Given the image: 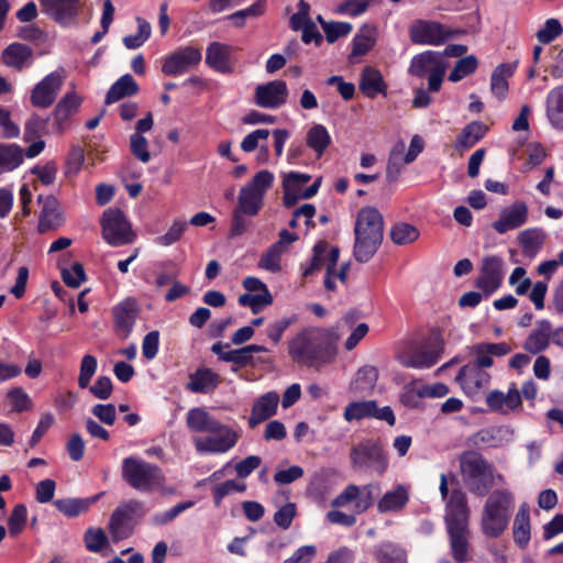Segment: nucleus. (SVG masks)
I'll return each mask as SVG.
<instances>
[{
    "mask_svg": "<svg viewBox=\"0 0 563 563\" xmlns=\"http://www.w3.org/2000/svg\"><path fill=\"white\" fill-rule=\"evenodd\" d=\"M352 467L360 473L383 475L389 466V457L378 439H364L350 452Z\"/></svg>",
    "mask_w": 563,
    "mask_h": 563,
    "instance_id": "obj_5",
    "label": "nucleus"
},
{
    "mask_svg": "<svg viewBox=\"0 0 563 563\" xmlns=\"http://www.w3.org/2000/svg\"><path fill=\"white\" fill-rule=\"evenodd\" d=\"M519 62L515 60L508 64L498 65L490 78V90L499 99H504L508 91L507 79L514 75L518 67Z\"/></svg>",
    "mask_w": 563,
    "mask_h": 563,
    "instance_id": "obj_39",
    "label": "nucleus"
},
{
    "mask_svg": "<svg viewBox=\"0 0 563 563\" xmlns=\"http://www.w3.org/2000/svg\"><path fill=\"white\" fill-rule=\"evenodd\" d=\"M288 88L283 80H273L258 85L255 88L254 100L257 106L265 109H277L286 103Z\"/></svg>",
    "mask_w": 563,
    "mask_h": 563,
    "instance_id": "obj_14",
    "label": "nucleus"
},
{
    "mask_svg": "<svg viewBox=\"0 0 563 563\" xmlns=\"http://www.w3.org/2000/svg\"><path fill=\"white\" fill-rule=\"evenodd\" d=\"M62 278L67 286L78 288L86 279L84 266L80 263H75L69 268H64Z\"/></svg>",
    "mask_w": 563,
    "mask_h": 563,
    "instance_id": "obj_63",
    "label": "nucleus"
},
{
    "mask_svg": "<svg viewBox=\"0 0 563 563\" xmlns=\"http://www.w3.org/2000/svg\"><path fill=\"white\" fill-rule=\"evenodd\" d=\"M45 14L58 24L68 26L75 22L81 7L80 0H38Z\"/></svg>",
    "mask_w": 563,
    "mask_h": 563,
    "instance_id": "obj_13",
    "label": "nucleus"
},
{
    "mask_svg": "<svg viewBox=\"0 0 563 563\" xmlns=\"http://www.w3.org/2000/svg\"><path fill=\"white\" fill-rule=\"evenodd\" d=\"M374 486L368 484L362 488L351 484L331 503L332 507H344L354 501V509L361 514L367 510L374 501Z\"/></svg>",
    "mask_w": 563,
    "mask_h": 563,
    "instance_id": "obj_12",
    "label": "nucleus"
},
{
    "mask_svg": "<svg viewBox=\"0 0 563 563\" xmlns=\"http://www.w3.org/2000/svg\"><path fill=\"white\" fill-rule=\"evenodd\" d=\"M121 476L130 487L143 494L163 490L166 483V476L157 464L133 455L122 460Z\"/></svg>",
    "mask_w": 563,
    "mask_h": 563,
    "instance_id": "obj_3",
    "label": "nucleus"
},
{
    "mask_svg": "<svg viewBox=\"0 0 563 563\" xmlns=\"http://www.w3.org/2000/svg\"><path fill=\"white\" fill-rule=\"evenodd\" d=\"M399 363L410 368H429L440 358V349L423 344L417 349L405 351L398 355Z\"/></svg>",
    "mask_w": 563,
    "mask_h": 563,
    "instance_id": "obj_17",
    "label": "nucleus"
},
{
    "mask_svg": "<svg viewBox=\"0 0 563 563\" xmlns=\"http://www.w3.org/2000/svg\"><path fill=\"white\" fill-rule=\"evenodd\" d=\"M98 367L97 358L93 355L87 354L81 358L78 386L80 388H87L90 385V380L96 374Z\"/></svg>",
    "mask_w": 563,
    "mask_h": 563,
    "instance_id": "obj_60",
    "label": "nucleus"
},
{
    "mask_svg": "<svg viewBox=\"0 0 563 563\" xmlns=\"http://www.w3.org/2000/svg\"><path fill=\"white\" fill-rule=\"evenodd\" d=\"M377 563H409L407 550L398 543L384 541L374 547Z\"/></svg>",
    "mask_w": 563,
    "mask_h": 563,
    "instance_id": "obj_37",
    "label": "nucleus"
},
{
    "mask_svg": "<svg viewBox=\"0 0 563 563\" xmlns=\"http://www.w3.org/2000/svg\"><path fill=\"white\" fill-rule=\"evenodd\" d=\"M377 378V368L371 365H365L357 371L354 380L350 385V389L357 394L372 390L376 384Z\"/></svg>",
    "mask_w": 563,
    "mask_h": 563,
    "instance_id": "obj_49",
    "label": "nucleus"
},
{
    "mask_svg": "<svg viewBox=\"0 0 563 563\" xmlns=\"http://www.w3.org/2000/svg\"><path fill=\"white\" fill-rule=\"evenodd\" d=\"M377 29L363 26L353 38L351 57L365 55L376 43Z\"/></svg>",
    "mask_w": 563,
    "mask_h": 563,
    "instance_id": "obj_47",
    "label": "nucleus"
},
{
    "mask_svg": "<svg viewBox=\"0 0 563 563\" xmlns=\"http://www.w3.org/2000/svg\"><path fill=\"white\" fill-rule=\"evenodd\" d=\"M274 175L267 169L254 175L252 180L241 188L235 209L249 217L256 216L264 203L265 192L273 186Z\"/></svg>",
    "mask_w": 563,
    "mask_h": 563,
    "instance_id": "obj_6",
    "label": "nucleus"
},
{
    "mask_svg": "<svg viewBox=\"0 0 563 563\" xmlns=\"http://www.w3.org/2000/svg\"><path fill=\"white\" fill-rule=\"evenodd\" d=\"M334 344L335 336L330 330L309 328L291 339L288 352L298 364L319 368L333 361L336 353Z\"/></svg>",
    "mask_w": 563,
    "mask_h": 563,
    "instance_id": "obj_1",
    "label": "nucleus"
},
{
    "mask_svg": "<svg viewBox=\"0 0 563 563\" xmlns=\"http://www.w3.org/2000/svg\"><path fill=\"white\" fill-rule=\"evenodd\" d=\"M385 88L380 73L373 67H365L361 75V91L368 98H375L385 92Z\"/></svg>",
    "mask_w": 563,
    "mask_h": 563,
    "instance_id": "obj_45",
    "label": "nucleus"
},
{
    "mask_svg": "<svg viewBox=\"0 0 563 563\" xmlns=\"http://www.w3.org/2000/svg\"><path fill=\"white\" fill-rule=\"evenodd\" d=\"M512 537L521 549L526 548L531 539L530 509L527 504H521L515 515Z\"/></svg>",
    "mask_w": 563,
    "mask_h": 563,
    "instance_id": "obj_31",
    "label": "nucleus"
},
{
    "mask_svg": "<svg viewBox=\"0 0 563 563\" xmlns=\"http://www.w3.org/2000/svg\"><path fill=\"white\" fill-rule=\"evenodd\" d=\"M134 529L132 522L121 510H114L109 521V530L114 540H122L130 537Z\"/></svg>",
    "mask_w": 563,
    "mask_h": 563,
    "instance_id": "obj_51",
    "label": "nucleus"
},
{
    "mask_svg": "<svg viewBox=\"0 0 563 563\" xmlns=\"http://www.w3.org/2000/svg\"><path fill=\"white\" fill-rule=\"evenodd\" d=\"M487 130V125L479 121H473L468 123L457 135L454 144L455 150L462 152L473 147L486 135Z\"/></svg>",
    "mask_w": 563,
    "mask_h": 563,
    "instance_id": "obj_40",
    "label": "nucleus"
},
{
    "mask_svg": "<svg viewBox=\"0 0 563 563\" xmlns=\"http://www.w3.org/2000/svg\"><path fill=\"white\" fill-rule=\"evenodd\" d=\"M545 114L555 130L563 131V84L549 91L545 100Z\"/></svg>",
    "mask_w": 563,
    "mask_h": 563,
    "instance_id": "obj_32",
    "label": "nucleus"
},
{
    "mask_svg": "<svg viewBox=\"0 0 563 563\" xmlns=\"http://www.w3.org/2000/svg\"><path fill=\"white\" fill-rule=\"evenodd\" d=\"M102 235L112 246H121L132 242L133 232L124 213L119 209H108L102 216Z\"/></svg>",
    "mask_w": 563,
    "mask_h": 563,
    "instance_id": "obj_7",
    "label": "nucleus"
},
{
    "mask_svg": "<svg viewBox=\"0 0 563 563\" xmlns=\"http://www.w3.org/2000/svg\"><path fill=\"white\" fill-rule=\"evenodd\" d=\"M510 352L511 346L506 342L478 343L470 349L471 355L474 356V362L471 364L485 369L494 365V357H501Z\"/></svg>",
    "mask_w": 563,
    "mask_h": 563,
    "instance_id": "obj_20",
    "label": "nucleus"
},
{
    "mask_svg": "<svg viewBox=\"0 0 563 563\" xmlns=\"http://www.w3.org/2000/svg\"><path fill=\"white\" fill-rule=\"evenodd\" d=\"M187 428L196 433H209L210 431H227L223 423L213 418L205 408L196 407L186 415Z\"/></svg>",
    "mask_w": 563,
    "mask_h": 563,
    "instance_id": "obj_24",
    "label": "nucleus"
},
{
    "mask_svg": "<svg viewBox=\"0 0 563 563\" xmlns=\"http://www.w3.org/2000/svg\"><path fill=\"white\" fill-rule=\"evenodd\" d=\"M97 499L98 496L91 498H62L56 499L54 506L66 517L74 518L86 512Z\"/></svg>",
    "mask_w": 563,
    "mask_h": 563,
    "instance_id": "obj_44",
    "label": "nucleus"
},
{
    "mask_svg": "<svg viewBox=\"0 0 563 563\" xmlns=\"http://www.w3.org/2000/svg\"><path fill=\"white\" fill-rule=\"evenodd\" d=\"M503 278L504 261L497 255H490L483 258L475 286L488 297L500 287Z\"/></svg>",
    "mask_w": 563,
    "mask_h": 563,
    "instance_id": "obj_11",
    "label": "nucleus"
},
{
    "mask_svg": "<svg viewBox=\"0 0 563 563\" xmlns=\"http://www.w3.org/2000/svg\"><path fill=\"white\" fill-rule=\"evenodd\" d=\"M486 405L492 411L507 415L521 407L520 391L515 384L505 394L500 390H492L486 396Z\"/></svg>",
    "mask_w": 563,
    "mask_h": 563,
    "instance_id": "obj_21",
    "label": "nucleus"
},
{
    "mask_svg": "<svg viewBox=\"0 0 563 563\" xmlns=\"http://www.w3.org/2000/svg\"><path fill=\"white\" fill-rule=\"evenodd\" d=\"M37 201L43 205L38 220V231L44 233L59 227L63 219L59 212L57 199L54 196L43 197L40 195L37 197Z\"/></svg>",
    "mask_w": 563,
    "mask_h": 563,
    "instance_id": "obj_29",
    "label": "nucleus"
},
{
    "mask_svg": "<svg viewBox=\"0 0 563 563\" xmlns=\"http://www.w3.org/2000/svg\"><path fill=\"white\" fill-rule=\"evenodd\" d=\"M136 316L137 306L133 299H126L113 308L114 324L123 338H128L131 334Z\"/></svg>",
    "mask_w": 563,
    "mask_h": 563,
    "instance_id": "obj_27",
    "label": "nucleus"
},
{
    "mask_svg": "<svg viewBox=\"0 0 563 563\" xmlns=\"http://www.w3.org/2000/svg\"><path fill=\"white\" fill-rule=\"evenodd\" d=\"M545 239L547 234L541 228H530L520 232L518 242L521 246L522 255L533 260L542 249Z\"/></svg>",
    "mask_w": 563,
    "mask_h": 563,
    "instance_id": "obj_35",
    "label": "nucleus"
},
{
    "mask_svg": "<svg viewBox=\"0 0 563 563\" xmlns=\"http://www.w3.org/2000/svg\"><path fill=\"white\" fill-rule=\"evenodd\" d=\"M307 145L320 157L331 143V136L322 124L312 125L307 133Z\"/></svg>",
    "mask_w": 563,
    "mask_h": 563,
    "instance_id": "obj_50",
    "label": "nucleus"
},
{
    "mask_svg": "<svg viewBox=\"0 0 563 563\" xmlns=\"http://www.w3.org/2000/svg\"><path fill=\"white\" fill-rule=\"evenodd\" d=\"M563 27L559 20L548 19L544 26L537 32V38L542 44H548L561 35Z\"/></svg>",
    "mask_w": 563,
    "mask_h": 563,
    "instance_id": "obj_64",
    "label": "nucleus"
},
{
    "mask_svg": "<svg viewBox=\"0 0 563 563\" xmlns=\"http://www.w3.org/2000/svg\"><path fill=\"white\" fill-rule=\"evenodd\" d=\"M139 92V85L130 74L120 77L108 90L106 103L110 104L122 98L134 96Z\"/></svg>",
    "mask_w": 563,
    "mask_h": 563,
    "instance_id": "obj_43",
    "label": "nucleus"
},
{
    "mask_svg": "<svg viewBox=\"0 0 563 563\" xmlns=\"http://www.w3.org/2000/svg\"><path fill=\"white\" fill-rule=\"evenodd\" d=\"M419 236V231L411 224L397 223L390 230L391 241L397 245H404L415 242Z\"/></svg>",
    "mask_w": 563,
    "mask_h": 563,
    "instance_id": "obj_55",
    "label": "nucleus"
},
{
    "mask_svg": "<svg viewBox=\"0 0 563 563\" xmlns=\"http://www.w3.org/2000/svg\"><path fill=\"white\" fill-rule=\"evenodd\" d=\"M32 48L25 44L12 43L2 53L3 63L11 68L21 70L32 64Z\"/></svg>",
    "mask_w": 563,
    "mask_h": 563,
    "instance_id": "obj_36",
    "label": "nucleus"
},
{
    "mask_svg": "<svg viewBox=\"0 0 563 563\" xmlns=\"http://www.w3.org/2000/svg\"><path fill=\"white\" fill-rule=\"evenodd\" d=\"M238 301L242 307H250L253 313H258L273 302V296L268 289H264V292L243 294Z\"/></svg>",
    "mask_w": 563,
    "mask_h": 563,
    "instance_id": "obj_52",
    "label": "nucleus"
},
{
    "mask_svg": "<svg viewBox=\"0 0 563 563\" xmlns=\"http://www.w3.org/2000/svg\"><path fill=\"white\" fill-rule=\"evenodd\" d=\"M233 46L221 43L212 42L206 49V64L216 71L228 74L232 71L231 54Z\"/></svg>",
    "mask_w": 563,
    "mask_h": 563,
    "instance_id": "obj_25",
    "label": "nucleus"
},
{
    "mask_svg": "<svg viewBox=\"0 0 563 563\" xmlns=\"http://www.w3.org/2000/svg\"><path fill=\"white\" fill-rule=\"evenodd\" d=\"M279 395L276 391H268L260 396L253 404L249 424L251 428L258 426L277 412Z\"/></svg>",
    "mask_w": 563,
    "mask_h": 563,
    "instance_id": "obj_23",
    "label": "nucleus"
},
{
    "mask_svg": "<svg viewBox=\"0 0 563 563\" xmlns=\"http://www.w3.org/2000/svg\"><path fill=\"white\" fill-rule=\"evenodd\" d=\"M456 379L464 393L474 397L488 386L490 375L485 369L468 363L460 369Z\"/></svg>",
    "mask_w": 563,
    "mask_h": 563,
    "instance_id": "obj_18",
    "label": "nucleus"
},
{
    "mask_svg": "<svg viewBox=\"0 0 563 563\" xmlns=\"http://www.w3.org/2000/svg\"><path fill=\"white\" fill-rule=\"evenodd\" d=\"M408 499L407 488L404 485H398L384 494L377 504V509L382 514L398 511L406 506Z\"/></svg>",
    "mask_w": 563,
    "mask_h": 563,
    "instance_id": "obj_42",
    "label": "nucleus"
},
{
    "mask_svg": "<svg viewBox=\"0 0 563 563\" xmlns=\"http://www.w3.org/2000/svg\"><path fill=\"white\" fill-rule=\"evenodd\" d=\"M408 31L410 41L419 45L439 46L452 36V32L445 25L432 20H415Z\"/></svg>",
    "mask_w": 563,
    "mask_h": 563,
    "instance_id": "obj_8",
    "label": "nucleus"
},
{
    "mask_svg": "<svg viewBox=\"0 0 563 563\" xmlns=\"http://www.w3.org/2000/svg\"><path fill=\"white\" fill-rule=\"evenodd\" d=\"M444 520L446 529L468 527L467 499L461 489H454L449 497Z\"/></svg>",
    "mask_w": 563,
    "mask_h": 563,
    "instance_id": "obj_15",
    "label": "nucleus"
},
{
    "mask_svg": "<svg viewBox=\"0 0 563 563\" xmlns=\"http://www.w3.org/2000/svg\"><path fill=\"white\" fill-rule=\"evenodd\" d=\"M321 185V178H318L312 185L306 188L302 192L294 191L292 189L284 190V205L288 208L295 206L299 199H310L317 195Z\"/></svg>",
    "mask_w": 563,
    "mask_h": 563,
    "instance_id": "obj_61",
    "label": "nucleus"
},
{
    "mask_svg": "<svg viewBox=\"0 0 563 563\" xmlns=\"http://www.w3.org/2000/svg\"><path fill=\"white\" fill-rule=\"evenodd\" d=\"M221 382L219 374L211 368L201 367L189 374L186 389L191 393L208 394L213 391Z\"/></svg>",
    "mask_w": 563,
    "mask_h": 563,
    "instance_id": "obj_28",
    "label": "nucleus"
},
{
    "mask_svg": "<svg viewBox=\"0 0 563 563\" xmlns=\"http://www.w3.org/2000/svg\"><path fill=\"white\" fill-rule=\"evenodd\" d=\"M62 76L56 71L45 76L32 90V104L38 108H47L52 106L62 87Z\"/></svg>",
    "mask_w": 563,
    "mask_h": 563,
    "instance_id": "obj_16",
    "label": "nucleus"
},
{
    "mask_svg": "<svg viewBox=\"0 0 563 563\" xmlns=\"http://www.w3.org/2000/svg\"><path fill=\"white\" fill-rule=\"evenodd\" d=\"M186 228L187 223L185 221L176 220L166 233L156 238L155 242L163 246H169L180 240Z\"/></svg>",
    "mask_w": 563,
    "mask_h": 563,
    "instance_id": "obj_62",
    "label": "nucleus"
},
{
    "mask_svg": "<svg viewBox=\"0 0 563 563\" xmlns=\"http://www.w3.org/2000/svg\"><path fill=\"white\" fill-rule=\"evenodd\" d=\"M450 542V550L453 559L457 563H465L470 560V531L468 527L465 528H451L446 529Z\"/></svg>",
    "mask_w": 563,
    "mask_h": 563,
    "instance_id": "obj_33",
    "label": "nucleus"
},
{
    "mask_svg": "<svg viewBox=\"0 0 563 563\" xmlns=\"http://www.w3.org/2000/svg\"><path fill=\"white\" fill-rule=\"evenodd\" d=\"M227 431H210L206 437L194 438L196 451L200 454H222L233 449L240 434L228 424H223Z\"/></svg>",
    "mask_w": 563,
    "mask_h": 563,
    "instance_id": "obj_9",
    "label": "nucleus"
},
{
    "mask_svg": "<svg viewBox=\"0 0 563 563\" xmlns=\"http://www.w3.org/2000/svg\"><path fill=\"white\" fill-rule=\"evenodd\" d=\"M477 66L478 60L474 55L462 57L456 62L453 70L450 73L449 80L452 82H457L475 73Z\"/></svg>",
    "mask_w": 563,
    "mask_h": 563,
    "instance_id": "obj_54",
    "label": "nucleus"
},
{
    "mask_svg": "<svg viewBox=\"0 0 563 563\" xmlns=\"http://www.w3.org/2000/svg\"><path fill=\"white\" fill-rule=\"evenodd\" d=\"M262 352H268V349L258 344H250L241 349L229 350L224 357V362H230L244 367L254 363L253 353Z\"/></svg>",
    "mask_w": 563,
    "mask_h": 563,
    "instance_id": "obj_48",
    "label": "nucleus"
},
{
    "mask_svg": "<svg viewBox=\"0 0 563 563\" xmlns=\"http://www.w3.org/2000/svg\"><path fill=\"white\" fill-rule=\"evenodd\" d=\"M48 118L33 114L24 125V141L32 142L47 133Z\"/></svg>",
    "mask_w": 563,
    "mask_h": 563,
    "instance_id": "obj_57",
    "label": "nucleus"
},
{
    "mask_svg": "<svg viewBox=\"0 0 563 563\" xmlns=\"http://www.w3.org/2000/svg\"><path fill=\"white\" fill-rule=\"evenodd\" d=\"M461 473L468 490L485 496L496 484H504L505 477L493 464L476 452L465 454L461 460Z\"/></svg>",
    "mask_w": 563,
    "mask_h": 563,
    "instance_id": "obj_4",
    "label": "nucleus"
},
{
    "mask_svg": "<svg viewBox=\"0 0 563 563\" xmlns=\"http://www.w3.org/2000/svg\"><path fill=\"white\" fill-rule=\"evenodd\" d=\"M354 234L384 236V221L374 207L362 208L356 216Z\"/></svg>",
    "mask_w": 563,
    "mask_h": 563,
    "instance_id": "obj_22",
    "label": "nucleus"
},
{
    "mask_svg": "<svg viewBox=\"0 0 563 563\" xmlns=\"http://www.w3.org/2000/svg\"><path fill=\"white\" fill-rule=\"evenodd\" d=\"M516 508V495L508 487L496 488L487 494L484 501L479 527L489 539L503 536L509 528Z\"/></svg>",
    "mask_w": 563,
    "mask_h": 563,
    "instance_id": "obj_2",
    "label": "nucleus"
},
{
    "mask_svg": "<svg viewBox=\"0 0 563 563\" xmlns=\"http://www.w3.org/2000/svg\"><path fill=\"white\" fill-rule=\"evenodd\" d=\"M528 221V206L523 201H516L500 211L499 218L493 222V228L499 234L515 230Z\"/></svg>",
    "mask_w": 563,
    "mask_h": 563,
    "instance_id": "obj_19",
    "label": "nucleus"
},
{
    "mask_svg": "<svg viewBox=\"0 0 563 563\" xmlns=\"http://www.w3.org/2000/svg\"><path fill=\"white\" fill-rule=\"evenodd\" d=\"M285 253L275 245H271L262 255L257 266L261 269L276 274L282 271V256Z\"/></svg>",
    "mask_w": 563,
    "mask_h": 563,
    "instance_id": "obj_53",
    "label": "nucleus"
},
{
    "mask_svg": "<svg viewBox=\"0 0 563 563\" xmlns=\"http://www.w3.org/2000/svg\"><path fill=\"white\" fill-rule=\"evenodd\" d=\"M24 161V150L15 143H0V174L16 169Z\"/></svg>",
    "mask_w": 563,
    "mask_h": 563,
    "instance_id": "obj_41",
    "label": "nucleus"
},
{
    "mask_svg": "<svg viewBox=\"0 0 563 563\" xmlns=\"http://www.w3.org/2000/svg\"><path fill=\"white\" fill-rule=\"evenodd\" d=\"M246 490V485L244 483H239L234 479H228L223 483L217 484L211 488L214 505L219 507L224 497L234 494V493H244Z\"/></svg>",
    "mask_w": 563,
    "mask_h": 563,
    "instance_id": "obj_56",
    "label": "nucleus"
},
{
    "mask_svg": "<svg viewBox=\"0 0 563 563\" xmlns=\"http://www.w3.org/2000/svg\"><path fill=\"white\" fill-rule=\"evenodd\" d=\"M375 409V400L352 401L344 408L343 418L347 422L371 419Z\"/></svg>",
    "mask_w": 563,
    "mask_h": 563,
    "instance_id": "obj_46",
    "label": "nucleus"
},
{
    "mask_svg": "<svg viewBox=\"0 0 563 563\" xmlns=\"http://www.w3.org/2000/svg\"><path fill=\"white\" fill-rule=\"evenodd\" d=\"M355 241L353 246L354 258L358 263H367L379 249L383 238L377 235L354 234Z\"/></svg>",
    "mask_w": 563,
    "mask_h": 563,
    "instance_id": "obj_38",
    "label": "nucleus"
},
{
    "mask_svg": "<svg viewBox=\"0 0 563 563\" xmlns=\"http://www.w3.org/2000/svg\"><path fill=\"white\" fill-rule=\"evenodd\" d=\"M139 30L136 34L126 35L123 37V44L129 49H136L141 47L151 36V25L145 20L137 18Z\"/></svg>",
    "mask_w": 563,
    "mask_h": 563,
    "instance_id": "obj_58",
    "label": "nucleus"
},
{
    "mask_svg": "<svg viewBox=\"0 0 563 563\" xmlns=\"http://www.w3.org/2000/svg\"><path fill=\"white\" fill-rule=\"evenodd\" d=\"M26 506L24 504L15 505L8 519V528L12 537L19 536L24 530L26 525Z\"/></svg>",
    "mask_w": 563,
    "mask_h": 563,
    "instance_id": "obj_59",
    "label": "nucleus"
},
{
    "mask_svg": "<svg viewBox=\"0 0 563 563\" xmlns=\"http://www.w3.org/2000/svg\"><path fill=\"white\" fill-rule=\"evenodd\" d=\"M550 335L551 322L545 319L540 320L525 341L523 349L531 354H538L548 349L551 341Z\"/></svg>",
    "mask_w": 563,
    "mask_h": 563,
    "instance_id": "obj_34",
    "label": "nucleus"
},
{
    "mask_svg": "<svg viewBox=\"0 0 563 563\" xmlns=\"http://www.w3.org/2000/svg\"><path fill=\"white\" fill-rule=\"evenodd\" d=\"M201 59L200 48L194 46L179 47L164 57L162 71L166 76H180L198 66Z\"/></svg>",
    "mask_w": 563,
    "mask_h": 563,
    "instance_id": "obj_10",
    "label": "nucleus"
},
{
    "mask_svg": "<svg viewBox=\"0 0 563 563\" xmlns=\"http://www.w3.org/2000/svg\"><path fill=\"white\" fill-rule=\"evenodd\" d=\"M446 63L442 54L433 51H427L413 56L410 63L409 73L416 77H424L427 74L435 71L445 66Z\"/></svg>",
    "mask_w": 563,
    "mask_h": 563,
    "instance_id": "obj_26",
    "label": "nucleus"
},
{
    "mask_svg": "<svg viewBox=\"0 0 563 563\" xmlns=\"http://www.w3.org/2000/svg\"><path fill=\"white\" fill-rule=\"evenodd\" d=\"M80 106V99L75 93H67L55 107L53 112L52 128L56 133H63L68 124V120Z\"/></svg>",
    "mask_w": 563,
    "mask_h": 563,
    "instance_id": "obj_30",
    "label": "nucleus"
}]
</instances>
